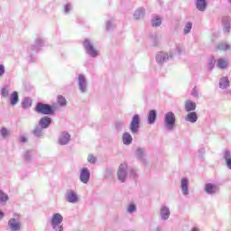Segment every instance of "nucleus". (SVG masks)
I'll list each match as a JSON object with an SVG mask.
<instances>
[{
	"label": "nucleus",
	"instance_id": "nucleus-1",
	"mask_svg": "<svg viewBox=\"0 0 231 231\" xmlns=\"http://www.w3.org/2000/svg\"><path fill=\"white\" fill-rule=\"evenodd\" d=\"M36 112L41 115H51L53 108L48 104L38 103L36 106Z\"/></svg>",
	"mask_w": 231,
	"mask_h": 231
},
{
	"label": "nucleus",
	"instance_id": "nucleus-2",
	"mask_svg": "<svg viewBox=\"0 0 231 231\" xmlns=\"http://www.w3.org/2000/svg\"><path fill=\"white\" fill-rule=\"evenodd\" d=\"M83 45L85 46L87 53L91 57H97L98 55V51L95 50V47H93V44L89 40H85Z\"/></svg>",
	"mask_w": 231,
	"mask_h": 231
},
{
	"label": "nucleus",
	"instance_id": "nucleus-3",
	"mask_svg": "<svg viewBox=\"0 0 231 231\" xmlns=\"http://www.w3.org/2000/svg\"><path fill=\"white\" fill-rule=\"evenodd\" d=\"M140 129V116L134 115L130 123V131L133 134H136Z\"/></svg>",
	"mask_w": 231,
	"mask_h": 231
},
{
	"label": "nucleus",
	"instance_id": "nucleus-4",
	"mask_svg": "<svg viewBox=\"0 0 231 231\" xmlns=\"http://www.w3.org/2000/svg\"><path fill=\"white\" fill-rule=\"evenodd\" d=\"M165 124L168 129H172L174 127V124H176V116L172 112H168L165 115Z\"/></svg>",
	"mask_w": 231,
	"mask_h": 231
},
{
	"label": "nucleus",
	"instance_id": "nucleus-5",
	"mask_svg": "<svg viewBox=\"0 0 231 231\" xmlns=\"http://www.w3.org/2000/svg\"><path fill=\"white\" fill-rule=\"evenodd\" d=\"M125 169H127V164H121L117 171L118 180L123 183L125 181Z\"/></svg>",
	"mask_w": 231,
	"mask_h": 231
},
{
	"label": "nucleus",
	"instance_id": "nucleus-6",
	"mask_svg": "<svg viewBox=\"0 0 231 231\" xmlns=\"http://www.w3.org/2000/svg\"><path fill=\"white\" fill-rule=\"evenodd\" d=\"M8 226L12 231L21 230V223L17 222V220H15V218H11L8 221Z\"/></svg>",
	"mask_w": 231,
	"mask_h": 231
},
{
	"label": "nucleus",
	"instance_id": "nucleus-7",
	"mask_svg": "<svg viewBox=\"0 0 231 231\" xmlns=\"http://www.w3.org/2000/svg\"><path fill=\"white\" fill-rule=\"evenodd\" d=\"M79 180L82 183H88L89 181V171L88 168H83L81 170Z\"/></svg>",
	"mask_w": 231,
	"mask_h": 231
},
{
	"label": "nucleus",
	"instance_id": "nucleus-8",
	"mask_svg": "<svg viewBox=\"0 0 231 231\" xmlns=\"http://www.w3.org/2000/svg\"><path fill=\"white\" fill-rule=\"evenodd\" d=\"M62 215L59 214V213H56L52 216V218H51V225L52 226H57L58 225H60V223H62Z\"/></svg>",
	"mask_w": 231,
	"mask_h": 231
},
{
	"label": "nucleus",
	"instance_id": "nucleus-9",
	"mask_svg": "<svg viewBox=\"0 0 231 231\" xmlns=\"http://www.w3.org/2000/svg\"><path fill=\"white\" fill-rule=\"evenodd\" d=\"M67 199L69 203H77L79 201V198L77 197V193L73 190H69L68 192Z\"/></svg>",
	"mask_w": 231,
	"mask_h": 231
},
{
	"label": "nucleus",
	"instance_id": "nucleus-10",
	"mask_svg": "<svg viewBox=\"0 0 231 231\" xmlns=\"http://www.w3.org/2000/svg\"><path fill=\"white\" fill-rule=\"evenodd\" d=\"M185 109L188 113H190V111H196V103L192 100H187L185 102Z\"/></svg>",
	"mask_w": 231,
	"mask_h": 231
},
{
	"label": "nucleus",
	"instance_id": "nucleus-11",
	"mask_svg": "<svg viewBox=\"0 0 231 231\" xmlns=\"http://www.w3.org/2000/svg\"><path fill=\"white\" fill-rule=\"evenodd\" d=\"M40 127L46 129L51 124V118L45 116L40 120Z\"/></svg>",
	"mask_w": 231,
	"mask_h": 231
},
{
	"label": "nucleus",
	"instance_id": "nucleus-12",
	"mask_svg": "<svg viewBox=\"0 0 231 231\" xmlns=\"http://www.w3.org/2000/svg\"><path fill=\"white\" fill-rule=\"evenodd\" d=\"M123 143H125V145H131V143H133V136L131 134L127 132L123 134Z\"/></svg>",
	"mask_w": 231,
	"mask_h": 231
},
{
	"label": "nucleus",
	"instance_id": "nucleus-13",
	"mask_svg": "<svg viewBox=\"0 0 231 231\" xmlns=\"http://www.w3.org/2000/svg\"><path fill=\"white\" fill-rule=\"evenodd\" d=\"M79 86L80 91L84 93V91H86V78H84V75L82 74H79Z\"/></svg>",
	"mask_w": 231,
	"mask_h": 231
},
{
	"label": "nucleus",
	"instance_id": "nucleus-14",
	"mask_svg": "<svg viewBox=\"0 0 231 231\" xmlns=\"http://www.w3.org/2000/svg\"><path fill=\"white\" fill-rule=\"evenodd\" d=\"M18 102H19V93H17V91H14L10 95V104L11 106H16Z\"/></svg>",
	"mask_w": 231,
	"mask_h": 231
},
{
	"label": "nucleus",
	"instance_id": "nucleus-15",
	"mask_svg": "<svg viewBox=\"0 0 231 231\" xmlns=\"http://www.w3.org/2000/svg\"><path fill=\"white\" fill-rule=\"evenodd\" d=\"M205 191L208 194H214L215 192H217V187L212 183L206 184Z\"/></svg>",
	"mask_w": 231,
	"mask_h": 231
},
{
	"label": "nucleus",
	"instance_id": "nucleus-16",
	"mask_svg": "<svg viewBox=\"0 0 231 231\" xmlns=\"http://www.w3.org/2000/svg\"><path fill=\"white\" fill-rule=\"evenodd\" d=\"M187 122H190L191 124H195L198 122V114L196 112H190L186 116Z\"/></svg>",
	"mask_w": 231,
	"mask_h": 231
},
{
	"label": "nucleus",
	"instance_id": "nucleus-17",
	"mask_svg": "<svg viewBox=\"0 0 231 231\" xmlns=\"http://www.w3.org/2000/svg\"><path fill=\"white\" fill-rule=\"evenodd\" d=\"M180 187L182 189V193L184 194V196H187V194H189V180L182 179Z\"/></svg>",
	"mask_w": 231,
	"mask_h": 231
},
{
	"label": "nucleus",
	"instance_id": "nucleus-18",
	"mask_svg": "<svg viewBox=\"0 0 231 231\" xmlns=\"http://www.w3.org/2000/svg\"><path fill=\"white\" fill-rule=\"evenodd\" d=\"M167 60H169V54L165 52H159L156 56L157 62H165Z\"/></svg>",
	"mask_w": 231,
	"mask_h": 231
},
{
	"label": "nucleus",
	"instance_id": "nucleus-19",
	"mask_svg": "<svg viewBox=\"0 0 231 231\" xmlns=\"http://www.w3.org/2000/svg\"><path fill=\"white\" fill-rule=\"evenodd\" d=\"M156 110H151L148 114V124H154V122H156Z\"/></svg>",
	"mask_w": 231,
	"mask_h": 231
},
{
	"label": "nucleus",
	"instance_id": "nucleus-20",
	"mask_svg": "<svg viewBox=\"0 0 231 231\" xmlns=\"http://www.w3.org/2000/svg\"><path fill=\"white\" fill-rule=\"evenodd\" d=\"M171 216V211L169 210V208L162 207L161 208V217L162 219H169V217Z\"/></svg>",
	"mask_w": 231,
	"mask_h": 231
},
{
	"label": "nucleus",
	"instance_id": "nucleus-21",
	"mask_svg": "<svg viewBox=\"0 0 231 231\" xmlns=\"http://www.w3.org/2000/svg\"><path fill=\"white\" fill-rule=\"evenodd\" d=\"M196 5L198 10L203 12L207 8V0H197Z\"/></svg>",
	"mask_w": 231,
	"mask_h": 231
},
{
	"label": "nucleus",
	"instance_id": "nucleus-22",
	"mask_svg": "<svg viewBox=\"0 0 231 231\" xmlns=\"http://www.w3.org/2000/svg\"><path fill=\"white\" fill-rule=\"evenodd\" d=\"M219 86L222 89H226L230 86V80H228V78L224 77L220 79Z\"/></svg>",
	"mask_w": 231,
	"mask_h": 231
},
{
	"label": "nucleus",
	"instance_id": "nucleus-23",
	"mask_svg": "<svg viewBox=\"0 0 231 231\" xmlns=\"http://www.w3.org/2000/svg\"><path fill=\"white\" fill-rule=\"evenodd\" d=\"M69 142V134L67 133H63L61 136L60 137V143L61 145H66Z\"/></svg>",
	"mask_w": 231,
	"mask_h": 231
},
{
	"label": "nucleus",
	"instance_id": "nucleus-24",
	"mask_svg": "<svg viewBox=\"0 0 231 231\" xmlns=\"http://www.w3.org/2000/svg\"><path fill=\"white\" fill-rule=\"evenodd\" d=\"M217 66L220 69H225V68H228V61L226 60L220 59L217 60Z\"/></svg>",
	"mask_w": 231,
	"mask_h": 231
},
{
	"label": "nucleus",
	"instance_id": "nucleus-25",
	"mask_svg": "<svg viewBox=\"0 0 231 231\" xmlns=\"http://www.w3.org/2000/svg\"><path fill=\"white\" fill-rule=\"evenodd\" d=\"M8 201V195L0 189V203L5 205Z\"/></svg>",
	"mask_w": 231,
	"mask_h": 231
},
{
	"label": "nucleus",
	"instance_id": "nucleus-26",
	"mask_svg": "<svg viewBox=\"0 0 231 231\" xmlns=\"http://www.w3.org/2000/svg\"><path fill=\"white\" fill-rule=\"evenodd\" d=\"M231 153L230 152H225V160H226V166L228 167V169H231Z\"/></svg>",
	"mask_w": 231,
	"mask_h": 231
},
{
	"label": "nucleus",
	"instance_id": "nucleus-27",
	"mask_svg": "<svg viewBox=\"0 0 231 231\" xmlns=\"http://www.w3.org/2000/svg\"><path fill=\"white\" fill-rule=\"evenodd\" d=\"M217 50H219V51H227V50H230V45L226 43H220L217 46Z\"/></svg>",
	"mask_w": 231,
	"mask_h": 231
},
{
	"label": "nucleus",
	"instance_id": "nucleus-28",
	"mask_svg": "<svg viewBox=\"0 0 231 231\" xmlns=\"http://www.w3.org/2000/svg\"><path fill=\"white\" fill-rule=\"evenodd\" d=\"M23 107H32V99L26 97L24 98L23 102L22 103Z\"/></svg>",
	"mask_w": 231,
	"mask_h": 231
},
{
	"label": "nucleus",
	"instance_id": "nucleus-29",
	"mask_svg": "<svg viewBox=\"0 0 231 231\" xmlns=\"http://www.w3.org/2000/svg\"><path fill=\"white\" fill-rule=\"evenodd\" d=\"M190 30H192V23L189 22L188 23H186V26L184 27L185 35H187V33H189Z\"/></svg>",
	"mask_w": 231,
	"mask_h": 231
},
{
	"label": "nucleus",
	"instance_id": "nucleus-30",
	"mask_svg": "<svg viewBox=\"0 0 231 231\" xmlns=\"http://www.w3.org/2000/svg\"><path fill=\"white\" fill-rule=\"evenodd\" d=\"M58 104H60V106H66V97L58 96Z\"/></svg>",
	"mask_w": 231,
	"mask_h": 231
},
{
	"label": "nucleus",
	"instance_id": "nucleus-31",
	"mask_svg": "<svg viewBox=\"0 0 231 231\" xmlns=\"http://www.w3.org/2000/svg\"><path fill=\"white\" fill-rule=\"evenodd\" d=\"M160 24H162V19L160 18H155L152 21V26H160Z\"/></svg>",
	"mask_w": 231,
	"mask_h": 231
},
{
	"label": "nucleus",
	"instance_id": "nucleus-32",
	"mask_svg": "<svg viewBox=\"0 0 231 231\" xmlns=\"http://www.w3.org/2000/svg\"><path fill=\"white\" fill-rule=\"evenodd\" d=\"M9 94H10V90H8V88L1 89V95L4 98H6V97H8Z\"/></svg>",
	"mask_w": 231,
	"mask_h": 231
},
{
	"label": "nucleus",
	"instance_id": "nucleus-33",
	"mask_svg": "<svg viewBox=\"0 0 231 231\" xmlns=\"http://www.w3.org/2000/svg\"><path fill=\"white\" fill-rule=\"evenodd\" d=\"M88 162L89 163H95V162H97V157L93 156V155H88Z\"/></svg>",
	"mask_w": 231,
	"mask_h": 231
},
{
	"label": "nucleus",
	"instance_id": "nucleus-34",
	"mask_svg": "<svg viewBox=\"0 0 231 231\" xmlns=\"http://www.w3.org/2000/svg\"><path fill=\"white\" fill-rule=\"evenodd\" d=\"M134 17H135V19H140V17H143V13L142 11H137L134 14Z\"/></svg>",
	"mask_w": 231,
	"mask_h": 231
},
{
	"label": "nucleus",
	"instance_id": "nucleus-35",
	"mask_svg": "<svg viewBox=\"0 0 231 231\" xmlns=\"http://www.w3.org/2000/svg\"><path fill=\"white\" fill-rule=\"evenodd\" d=\"M2 136H8V130L6 128H2L0 131Z\"/></svg>",
	"mask_w": 231,
	"mask_h": 231
},
{
	"label": "nucleus",
	"instance_id": "nucleus-36",
	"mask_svg": "<svg viewBox=\"0 0 231 231\" xmlns=\"http://www.w3.org/2000/svg\"><path fill=\"white\" fill-rule=\"evenodd\" d=\"M135 210H136V206H134V204L128 207V212L132 213V212H134Z\"/></svg>",
	"mask_w": 231,
	"mask_h": 231
},
{
	"label": "nucleus",
	"instance_id": "nucleus-37",
	"mask_svg": "<svg viewBox=\"0 0 231 231\" xmlns=\"http://www.w3.org/2000/svg\"><path fill=\"white\" fill-rule=\"evenodd\" d=\"M2 75H5V66L0 65V77H2Z\"/></svg>",
	"mask_w": 231,
	"mask_h": 231
},
{
	"label": "nucleus",
	"instance_id": "nucleus-38",
	"mask_svg": "<svg viewBox=\"0 0 231 231\" xmlns=\"http://www.w3.org/2000/svg\"><path fill=\"white\" fill-rule=\"evenodd\" d=\"M191 95H192L193 97H198V88H194L193 90H192Z\"/></svg>",
	"mask_w": 231,
	"mask_h": 231
},
{
	"label": "nucleus",
	"instance_id": "nucleus-39",
	"mask_svg": "<svg viewBox=\"0 0 231 231\" xmlns=\"http://www.w3.org/2000/svg\"><path fill=\"white\" fill-rule=\"evenodd\" d=\"M20 141L22 142V143H24L27 142V139H26V137L22 136V137L20 138Z\"/></svg>",
	"mask_w": 231,
	"mask_h": 231
},
{
	"label": "nucleus",
	"instance_id": "nucleus-40",
	"mask_svg": "<svg viewBox=\"0 0 231 231\" xmlns=\"http://www.w3.org/2000/svg\"><path fill=\"white\" fill-rule=\"evenodd\" d=\"M4 217H5V214L2 211H0V219H3Z\"/></svg>",
	"mask_w": 231,
	"mask_h": 231
},
{
	"label": "nucleus",
	"instance_id": "nucleus-41",
	"mask_svg": "<svg viewBox=\"0 0 231 231\" xmlns=\"http://www.w3.org/2000/svg\"><path fill=\"white\" fill-rule=\"evenodd\" d=\"M231 28L230 27H226L225 28V32H230Z\"/></svg>",
	"mask_w": 231,
	"mask_h": 231
},
{
	"label": "nucleus",
	"instance_id": "nucleus-42",
	"mask_svg": "<svg viewBox=\"0 0 231 231\" xmlns=\"http://www.w3.org/2000/svg\"><path fill=\"white\" fill-rule=\"evenodd\" d=\"M190 231H199V230H198V227H193Z\"/></svg>",
	"mask_w": 231,
	"mask_h": 231
},
{
	"label": "nucleus",
	"instance_id": "nucleus-43",
	"mask_svg": "<svg viewBox=\"0 0 231 231\" xmlns=\"http://www.w3.org/2000/svg\"><path fill=\"white\" fill-rule=\"evenodd\" d=\"M66 12H69V9L68 8V6L65 7Z\"/></svg>",
	"mask_w": 231,
	"mask_h": 231
},
{
	"label": "nucleus",
	"instance_id": "nucleus-44",
	"mask_svg": "<svg viewBox=\"0 0 231 231\" xmlns=\"http://www.w3.org/2000/svg\"><path fill=\"white\" fill-rule=\"evenodd\" d=\"M210 66H211V68H214V63L211 62V63H210Z\"/></svg>",
	"mask_w": 231,
	"mask_h": 231
},
{
	"label": "nucleus",
	"instance_id": "nucleus-45",
	"mask_svg": "<svg viewBox=\"0 0 231 231\" xmlns=\"http://www.w3.org/2000/svg\"><path fill=\"white\" fill-rule=\"evenodd\" d=\"M39 130H34V134H36V133H38Z\"/></svg>",
	"mask_w": 231,
	"mask_h": 231
},
{
	"label": "nucleus",
	"instance_id": "nucleus-46",
	"mask_svg": "<svg viewBox=\"0 0 231 231\" xmlns=\"http://www.w3.org/2000/svg\"><path fill=\"white\" fill-rule=\"evenodd\" d=\"M60 230H62V226L60 227Z\"/></svg>",
	"mask_w": 231,
	"mask_h": 231
}]
</instances>
